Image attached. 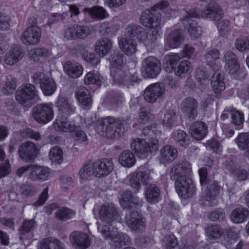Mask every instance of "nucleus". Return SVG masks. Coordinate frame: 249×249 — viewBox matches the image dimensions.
<instances>
[{
  "instance_id": "nucleus-39",
  "label": "nucleus",
  "mask_w": 249,
  "mask_h": 249,
  "mask_svg": "<svg viewBox=\"0 0 249 249\" xmlns=\"http://www.w3.org/2000/svg\"><path fill=\"white\" fill-rule=\"evenodd\" d=\"M119 163L125 167H131L136 162V159L134 155L130 151H124L122 152L119 157Z\"/></svg>"
},
{
  "instance_id": "nucleus-28",
  "label": "nucleus",
  "mask_w": 249,
  "mask_h": 249,
  "mask_svg": "<svg viewBox=\"0 0 249 249\" xmlns=\"http://www.w3.org/2000/svg\"><path fill=\"white\" fill-rule=\"evenodd\" d=\"M207 188L208 190L205 195L206 201L208 202L207 204L212 206H215L218 203L216 196L219 194L220 187L217 182H209Z\"/></svg>"
},
{
  "instance_id": "nucleus-45",
  "label": "nucleus",
  "mask_w": 249,
  "mask_h": 249,
  "mask_svg": "<svg viewBox=\"0 0 249 249\" xmlns=\"http://www.w3.org/2000/svg\"><path fill=\"white\" fill-rule=\"evenodd\" d=\"M235 142L241 150H249V135L246 133H240L235 139Z\"/></svg>"
},
{
  "instance_id": "nucleus-7",
  "label": "nucleus",
  "mask_w": 249,
  "mask_h": 249,
  "mask_svg": "<svg viewBox=\"0 0 249 249\" xmlns=\"http://www.w3.org/2000/svg\"><path fill=\"white\" fill-rule=\"evenodd\" d=\"M131 149L142 158H146L153 151L159 149V142L157 139H151L149 142L144 139L136 138L131 142Z\"/></svg>"
},
{
  "instance_id": "nucleus-35",
  "label": "nucleus",
  "mask_w": 249,
  "mask_h": 249,
  "mask_svg": "<svg viewBox=\"0 0 249 249\" xmlns=\"http://www.w3.org/2000/svg\"><path fill=\"white\" fill-rule=\"evenodd\" d=\"M39 249H64V246L59 240L48 237L39 242Z\"/></svg>"
},
{
  "instance_id": "nucleus-51",
  "label": "nucleus",
  "mask_w": 249,
  "mask_h": 249,
  "mask_svg": "<svg viewBox=\"0 0 249 249\" xmlns=\"http://www.w3.org/2000/svg\"><path fill=\"white\" fill-rule=\"evenodd\" d=\"M75 214V212L74 211L66 208H62L58 210L55 213L56 217L61 220L70 219Z\"/></svg>"
},
{
  "instance_id": "nucleus-1",
  "label": "nucleus",
  "mask_w": 249,
  "mask_h": 249,
  "mask_svg": "<svg viewBox=\"0 0 249 249\" xmlns=\"http://www.w3.org/2000/svg\"><path fill=\"white\" fill-rule=\"evenodd\" d=\"M166 1L157 4L151 9L145 10L142 14L141 22L149 29L145 33L143 28L136 25H130L126 28V32L142 42L147 50H151L156 45L160 33V14L159 10H164L167 7Z\"/></svg>"
},
{
  "instance_id": "nucleus-54",
  "label": "nucleus",
  "mask_w": 249,
  "mask_h": 249,
  "mask_svg": "<svg viewBox=\"0 0 249 249\" xmlns=\"http://www.w3.org/2000/svg\"><path fill=\"white\" fill-rule=\"evenodd\" d=\"M209 217L212 221H221L224 220L226 218L225 212L223 209H217L210 213Z\"/></svg>"
},
{
  "instance_id": "nucleus-17",
  "label": "nucleus",
  "mask_w": 249,
  "mask_h": 249,
  "mask_svg": "<svg viewBox=\"0 0 249 249\" xmlns=\"http://www.w3.org/2000/svg\"><path fill=\"white\" fill-rule=\"evenodd\" d=\"M125 33L129 37H122L118 39V45L121 50L126 55L131 56L137 51V43L133 38L135 36L128 34L125 29Z\"/></svg>"
},
{
  "instance_id": "nucleus-4",
  "label": "nucleus",
  "mask_w": 249,
  "mask_h": 249,
  "mask_svg": "<svg viewBox=\"0 0 249 249\" xmlns=\"http://www.w3.org/2000/svg\"><path fill=\"white\" fill-rule=\"evenodd\" d=\"M16 101L26 107H30L34 104L40 101L38 90L31 84L21 85L16 93Z\"/></svg>"
},
{
  "instance_id": "nucleus-59",
  "label": "nucleus",
  "mask_w": 249,
  "mask_h": 249,
  "mask_svg": "<svg viewBox=\"0 0 249 249\" xmlns=\"http://www.w3.org/2000/svg\"><path fill=\"white\" fill-rule=\"evenodd\" d=\"M211 84L215 92L220 93L225 89V84L223 79H213L211 81Z\"/></svg>"
},
{
  "instance_id": "nucleus-47",
  "label": "nucleus",
  "mask_w": 249,
  "mask_h": 249,
  "mask_svg": "<svg viewBox=\"0 0 249 249\" xmlns=\"http://www.w3.org/2000/svg\"><path fill=\"white\" fill-rule=\"evenodd\" d=\"M231 122L235 128L240 129L243 127L244 122V115L243 113L234 109L231 114Z\"/></svg>"
},
{
  "instance_id": "nucleus-44",
  "label": "nucleus",
  "mask_w": 249,
  "mask_h": 249,
  "mask_svg": "<svg viewBox=\"0 0 249 249\" xmlns=\"http://www.w3.org/2000/svg\"><path fill=\"white\" fill-rule=\"evenodd\" d=\"M140 176L141 175L139 174V171H136L131 173L127 177L129 184L132 187L135 193L138 192L140 188Z\"/></svg>"
},
{
  "instance_id": "nucleus-19",
  "label": "nucleus",
  "mask_w": 249,
  "mask_h": 249,
  "mask_svg": "<svg viewBox=\"0 0 249 249\" xmlns=\"http://www.w3.org/2000/svg\"><path fill=\"white\" fill-rule=\"evenodd\" d=\"M110 63V74L112 77H118L123 78L126 76L125 72L123 68L124 64L123 54L117 53L112 56Z\"/></svg>"
},
{
  "instance_id": "nucleus-32",
  "label": "nucleus",
  "mask_w": 249,
  "mask_h": 249,
  "mask_svg": "<svg viewBox=\"0 0 249 249\" xmlns=\"http://www.w3.org/2000/svg\"><path fill=\"white\" fill-rule=\"evenodd\" d=\"M183 38L182 32L176 30L171 32L167 37L166 45L172 49L178 48L180 45Z\"/></svg>"
},
{
  "instance_id": "nucleus-11",
  "label": "nucleus",
  "mask_w": 249,
  "mask_h": 249,
  "mask_svg": "<svg viewBox=\"0 0 249 249\" xmlns=\"http://www.w3.org/2000/svg\"><path fill=\"white\" fill-rule=\"evenodd\" d=\"M219 53L216 50L208 52L206 55V59L210 69L213 72L212 78H220L224 76V73L220 71L221 65L219 59Z\"/></svg>"
},
{
  "instance_id": "nucleus-24",
  "label": "nucleus",
  "mask_w": 249,
  "mask_h": 249,
  "mask_svg": "<svg viewBox=\"0 0 249 249\" xmlns=\"http://www.w3.org/2000/svg\"><path fill=\"white\" fill-rule=\"evenodd\" d=\"M23 56V51L21 47L18 45H14L5 54L4 62L7 65H13L19 61Z\"/></svg>"
},
{
  "instance_id": "nucleus-3",
  "label": "nucleus",
  "mask_w": 249,
  "mask_h": 249,
  "mask_svg": "<svg viewBox=\"0 0 249 249\" xmlns=\"http://www.w3.org/2000/svg\"><path fill=\"white\" fill-rule=\"evenodd\" d=\"M114 163L112 159L103 158L95 160L93 163L86 162L80 169L79 175L83 180L95 177L104 178L114 170Z\"/></svg>"
},
{
  "instance_id": "nucleus-37",
  "label": "nucleus",
  "mask_w": 249,
  "mask_h": 249,
  "mask_svg": "<svg viewBox=\"0 0 249 249\" xmlns=\"http://www.w3.org/2000/svg\"><path fill=\"white\" fill-rule=\"evenodd\" d=\"M40 87L45 96H51L56 89V84L53 79H42Z\"/></svg>"
},
{
  "instance_id": "nucleus-8",
  "label": "nucleus",
  "mask_w": 249,
  "mask_h": 249,
  "mask_svg": "<svg viewBox=\"0 0 249 249\" xmlns=\"http://www.w3.org/2000/svg\"><path fill=\"white\" fill-rule=\"evenodd\" d=\"M34 119L38 123L46 124L51 121L54 117V111L51 103H42L33 108Z\"/></svg>"
},
{
  "instance_id": "nucleus-61",
  "label": "nucleus",
  "mask_w": 249,
  "mask_h": 249,
  "mask_svg": "<svg viewBox=\"0 0 249 249\" xmlns=\"http://www.w3.org/2000/svg\"><path fill=\"white\" fill-rule=\"evenodd\" d=\"M140 176L141 183L143 184H147L151 182L152 179V174L153 173V169L148 170L145 171H139Z\"/></svg>"
},
{
  "instance_id": "nucleus-14",
  "label": "nucleus",
  "mask_w": 249,
  "mask_h": 249,
  "mask_svg": "<svg viewBox=\"0 0 249 249\" xmlns=\"http://www.w3.org/2000/svg\"><path fill=\"white\" fill-rule=\"evenodd\" d=\"M69 240L72 247L77 249H86L91 243L89 235L80 231L72 232L69 236Z\"/></svg>"
},
{
  "instance_id": "nucleus-10",
  "label": "nucleus",
  "mask_w": 249,
  "mask_h": 249,
  "mask_svg": "<svg viewBox=\"0 0 249 249\" xmlns=\"http://www.w3.org/2000/svg\"><path fill=\"white\" fill-rule=\"evenodd\" d=\"M142 68V73L145 78H155L160 72V63L155 57L149 56L143 60Z\"/></svg>"
},
{
  "instance_id": "nucleus-15",
  "label": "nucleus",
  "mask_w": 249,
  "mask_h": 249,
  "mask_svg": "<svg viewBox=\"0 0 249 249\" xmlns=\"http://www.w3.org/2000/svg\"><path fill=\"white\" fill-rule=\"evenodd\" d=\"M165 90L163 84L156 83L146 88L144 90L143 96L147 102L153 103L158 98L163 95Z\"/></svg>"
},
{
  "instance_id": "nucleus-25",
  "label": "nucleus",
  "mask_w": 249,
  "mask_h": 249,
  "mask_svg": "<svg viewBox=\"0 0 249 249\" xmlns=\"http://www.w3.org/2000/svg\"><path fill=\"white\" fill-rule=\"evenodd\" d=\"M112 46V40L108 37H104L96 42L95 51L100 56L104 57L110 52Z\"/></svg>"
},
{
  "instance_id": "nucleus-58",
  "label": "nucleus",
  "mask_w": 249,
  "mask_h": 249,
  "mask_svg": "<svg viewBox=\"0 0 249 249\" xmlns=\"http://www.w3.org/2000/svg\"><path fill=\"white\" fill-rule=\"evenodd\" d=\"M90 28L87 26L76 25L77 38H84L90 34Z\"/></svg>"
},
{
  "instance_id": "nucleus-27",
  "label": "nucleus",
  "mask_w": 249,
  "mask_h": 249,
  "mask_svg": "<svg viewBox=\"0 0 249 249\" xmlns=\"http://www.w3.org/2000/svg\"><path fill=\"white\" fill-rule=\"evenodd\" d=\"M50 176L49 169L45 166L31 164L29 177L32 179L47 180Z\"/></svg>"
},
{
  "instance_id": "nucleus-30",
  "label": "nucleus",
  "mask_w": 249,
  "mask_h": 249,
  "mask_svg": "<svg viewBox=\"0 0 249 249\" xmlns=\"http://www.w3.org/2000/svg\"><path fill=\"white\" fill-rule=\"evenodd\" d=\"M30 57L35 62L43 63L51 55V51L44 48H37L29 52Z\"/></svg>"
},
{
  "instance_id": "nucleus-48",
  "label": "nucleus",
  "mask_w": 249,
  "mask_h": 249,
  "mask_svg": "<svg viewBox=\"0 0 249 249\" xmlns=\"http://www.w3.org/2000/svg\"><path fill=\"white\" fill-rule=\"evenodd\" d=\"M174 139L179 146L185 147L189 144V140L187 135L183 130H178L175 133Z\"/></svg>"
},
{
  "instance_id": "nucleus-40",
  "label": "nucleus",
  "mask_w": 249,
  "mask_h": 249,
  "mask_svg": "<svg viewBox=\"0 0 249 249\" xmlns=\"http://www.w3.org/2000/svg\"><path fill=\"white\" fill-rule=\"evenodd\" d=\"M160 154L163 160L171 162L176 158L178 152L177 149L173 147L165 145L161 149Z\"/></svg>"
},
{
  "instance_id": "nucleus-42",
  "label": "nucleus",
  "mask_w": 249,
  "mask_h": 249,
  "mask_svg": "<svg viewBox=\"0 0 249 249\" xmlns=\"http://www.w3.org/2000/svg\"><path fill=\"white\" fill-rule=\"evenodd\" d=\"M50 160L55 164H60L63 161V152L58 146L52 147L49 153Z\"/></svg>"
},
{
  "instance_id": "nucleus-60",
  "label": "nucleus",
  "mask_w": 249,
  "mask_h": 249,
  "mask_svg": "<svg viewBox=\"0 0 249 249\" xmlns=\"http://www.w3.org/2000/svg\"><path fill=\"white\" fill-rule=\"evenodd\" d=\"M35 228V222L33 220H26L21 226L19 230L22 234H26Z\"/></svg>"
},
{
  "instance_id": "nucleus-13",
  "label": "nucleus",
  "mask_w": 249,
  "mask_h": 249,
  "mask_svg": "<svg viewBox=\"0 0 249 249\" xmlns=\"http://www.w3.org/2000/svg\"><path fill=\"white\" fill-rule=\"evenodd\" d=\"M125 216V223L131 230L139 232L144 227V220L138 211L128 210Z\"/></svg>"
},
{
  "instance_id": "nucleus-33",
  "label": "nucleus",
  "mask_w": 249,
  "mask_h": 249,
  "mask_svg": "<svg viewBox=\"0 0 249 249\" xmlns=\"http://www.w3.org/2000/svg\"><path fill=\"white\" fill-rule=\"evenodd\" d=\"M75 95L78 101L84 106H88L91 104L90 92L84 87H79L76 89Z\"/></svg>"
},
{
  "instance_id": "nucleus-5",
  "label": "nucleus",
  "mask_w": 249,
  "mask_h": 249,
  "mask_svg": "<svg viewBox=\"0 0 249 249\" xmlns=\"http://www.w3.org/2000/svg\"><path fill=\"white\" fill-rule=\"evenodd\" d=\"M124 121L107 117L99 121L97 130H101V135L109 139L118 138L123 132Z\"/></svg>"
},
{
  "instance_id": "nucleus-9",
  "label": "nucleus",
  "mask_w": 249,
  "mask_h": 249,
  "mask_svg": "<svg viewBox=\"0 0 249 249\" xmlns=\"http://www.w3.org/2000/svg\"><path fill=\"white\" fill-rule=\"evenodd\" d=\"M190 17L209 18L213 20H218L223 16V11L217 4L209 5L206 7L200 13L196 9H192L187 13Z\"/></svg>"
},
{
  "instance_id": "nucleus-46",
  "label": "nucleus",
  "mask_w": 249,
  "mask_h": 249,
  "mask_svg": "<svg viewBox=\"0 0 249 249\" xmlns=\"http://www.w3.org/2000/svg\"><path fill=\"white\" fill-rule=\"evenodd\" d=\"M222 17L219 20H217V28L219 34L222 36H227L231 30V24L230 22L227 19H222Z\"/></svg>"
},
{
  "instance_id": "nucleus-29",
  "label": "nucleus",
  "mask_w": 249,
  "mask_h": 249,
  "mask_svg": "<svg viewBox=\"0 0 249 249\" xmlns=\"http://www.w3.org/2000/svg\"><path fill=\"white\" fill-rule=\"evenodd\" d=\"M65 73L71 78H79L83 72V68L78 63L69 61L67 62L64 66Z\"/></svg>"
},
{
  "instance_id": "nucleus-57",
  "label": "nucleus",
  "mask_w": 249,
  "mask_h": 249,
  "mask_svg": "<svg viewBox=\"0 0 249 249\" xmlns=\"http://www.w3.org/2000/svg\"><path fill=\"white\" fill-rule=\"evenodd\" d=\"M73 136L77 142L84 145L88 144V141L87 135L83 130L75 129L73 132Z\"/></svg>"
},
{
  "instance_id": "nucleus-50",
  "label": "nucleus",
  "mask_w": 249,
  "mask_h": 249,
  "mask_svg": "<svg viewBox=\"0 0 249 249\" xmlns=\"http://www.w3.org/2000/svg\"><path fill=\"white\" fill-rule=\"evenodd\" d=\"M235 48L239 51L244 52L249 49V36L238 37L235 43Z\"/></svg>"
},
{
  "instance_id": "nucleus-31",
  "label": "nucleus",
  "mask_w": 249,
  "mask_h": 249,
  "mask_svg": "<svg viewBox=\"0 0 249 249\" xmlns=\"http://www.w3.org/2000/svg\"><path fill=\"white\" fill-rule=\"evenodd\" d=\"M55 130L58 131L67 132L74 130L75 128L74 123L69 121L65 118L57 119L53 124Z\"/></svg>"
},
{
  "instance_id": "nucleus-34",
  "label": "nucleus",
  "mask_w": 249,
  "mask_h": 249,
  "mask_svg": "<svg viewBox=\"0 0 249 249\" xmlns=\"http://www.w3.org/2000/svg\"><path fill=\"white\" fill-rule=\"evenodd\" d=\"M160 191L155 184H150L145 189L144 195L147 201L150 203L157 202L160 198Z\"/></svg>"
},
{
  "instance_id": "nucleus-6",
  "label": "nucleus",
  "mask_w": 249,
  "mask_h": 249,
  "mask_svg": "<svg viewBox=\"0 0 249 249\" xmlns=\"http://www.w3.org/2000/svg\"><path fill=\"white\" fill-rule=\"evenodd\" d=\"M104 238L110 239L111 245L115 248L120 249L126 245H129L130 243V239L129 236L122 232L117 231V228L112 225H103L101 228L98 226V229H100Z\"/></svg>"
},
{
  "instance_id": "nucleus-43",
  "label": "nucleus",
  "mask_w": 249,
  "mask_h": 249,
  "mask_svg": "<svg viewBox=\"0 0 249 249\" xmlns=\"http://www.w3.org/2000/svg\"><path fill=\"white\" fill-rule=\"evenodd\" d=\"M207 236L210 239H216L221 237L223 231L221 227L216 224L208 225L206 229Z\"/></svg>"
},
{
  "instance_id": "nucleus-56",
  "label": "nucleus",
  "mask_w": 249,
  "mask_h": 249,
  "mask_svg": "<svg viewBox=\"0 0 249 249\" xmlns=\"http://www.w3.org/2000/svg\"><path fill=\"white\" fill-rule=\"evenodd\" d=\"M163 245L167 248H174L178 245L176 237L173 234L166 235L162 240Z\"/></svg>"
},
{
  "instance_id": "nucleus-49",
  "label": "nucleus",
  "mask_w": 249,
  "mask_h": 249,
  "mask_svg": "<svg viewBox=\"0 0 249 249\" xmlns=\"http://www.w3.org/2000/svg\"><path fill=\"white\" fill-rule=\"evenodd\" d=\"M36 192L35 187L29 183L23 184L20 187V193L23 197H32L35 196Z\"/></svg>"
},
{
  "instance_id": "nucleus-2",
  "label": "nucleus",
  "mask_w": 249,
  "mask_h": 249,
  "mask_svg": "<svg viewBox=\"0 0 249 249\" xmlns=\"http://www.w3.org/2000/svg\"><path fill=\"white\" fill-rule=\"evenodd\" d=\"M192 171L191 165L185 161L174 165L169 173L171 179L175 181L177 193L184 199L192 197L196 193L195 186L190 177Z\"/></svg>"
},
{
  "instance_id": "nucleus-52",
  "label": "nucleus",
  "mask_w": 249,
  "mask_h": 249,
  "mask_svg": "<svg viewBox=\"0 0 249 249\" xmlns=\"http://www.w3.org/2000/svg\"><path fill=\"white\" fill-rule=\"evenodd\" d=\"M17 87V82L15 79H7L2 88V92L8 95L14 92Z\"/></svg>"
},
{
  "instance_id": "nucleus-20",
  "label": "nucleus",
  "mask_w": 249,
  "mask_h": 249,
  "mask_svg": "<svg viewBox=\"0 0 249 249\" xmlns=\"http://www.w3.org/2000/svg\"><path fill=\"white\" fill-rule=\"evenodd\" d=\"M41 30L37 26L29 27L24 31L21 36V41L26 44H36L41 37Z\"/></svg>"
},
{
  "instance_id": "nucleus-26",
  "label": "nucleus",
  "mask_w": 249,
  "mask_h": 249,
  "mask_svg": "<svg viewBox=\"0 0 249 249\" xmlns=\"http://www.w3.org/2000/svg\"><path fill=\"white\" fill-rule=\"evenodd\" d=\"M189 132L191 136L197 140L203 139L207 133V126L203 122L197 121L192 124Z\"/></svg>"
},
{
  "instance_id": "nucleus-62",
  "label": "nucleus",
  "mask_w": 249,
  "mask_h": 249,
  "mask_svg": "<svg viewBox=\"0 0 249 249\" xmlns=\"http://www.w3.org/2000/svg\"><path fill=\"white\" fill-rule=\"evenodd\" d=\"M192 71V66L190 62L183 60L180 62L178 67V73L181 74L188 73Z\"/></svg>"
},
{
  "instance_id": "nucleus-12",
  "label": "nucleus",
  "mask_w": 249,
  "mask_h": 249,
  "mask_svg": "<svg viewBox=\"0 0 249 249\" xmlns=\"http://www.w3.org/2000/svg\"><path fill=\"white\" fill-rule=\"evenodd\" d=\"M38 152L37 147L32 142L22 143L18 149L19 157L25 162H29L35 159Z\"/></svg>"
},
{
  "instance_id": "nucleus-64",
  "label": "nucleus",
  "mask_w": 249,
  "mask_h": 249,
  "mask_svg": "<svg viewBox=\"0 0 249 249\" xmlns=\"http://www.w3.org/2000/svg\"><path fill=\"white\" fill-rule=\"evenodd\" d=\"M84 83L92 90L99 88L102 84L100 79H84Z\"/></svg>"
},
{
  "instance_id": "nucleus-23",
  "label": "nucleus",
  "mask_w": 249,
  "mask_h": 249,
  "mask_svg": "<svg viewBox=\"0 0 249 249\" xmlns=\"http://www.w3.org/2000/svg\"><path fill=\"white\" fill-rule=\"evenodd\" d=\"M224 61L225 68L230 74H233L239 70L240 65L237 61V57L232 52L228 51L225 53Z\"/></svg>"
},
{
  "instance_id": "nucleus-16",
  "label": "nucleus",
  "mask_w": 249,
  "mask_h": 249,
  "mask_svg": "<svg viewBox=\"0 0 249 249\" xmlns=\"http://www.w3.org/2000/svg\"><path fill=\"white\" fill-rule=\"evenodd\" d=\"M99 217L106 223L105 225H111L110 223L118 217L117 209L112 204L105 203L102 205L99 211Z\"/></svg>"
},
{
  "instance_id": "nucleus-53",
  "label": "nucleus",
  "mask_w": 249,
  "mask_h": 249,
  "mask_svg": "<svg viewBox=\"0 0 249 249\" xmlns=\"http://www.w3.org/2000/svg\"><path fill=\"white\" fill-rule=\"evenodd\" d=\"M176 113L173 111H169L166 113L162 120V124L167 128H171L174 124Z\"/></svg>"
},
{
  "instance_id": "nucleus-21",
  "label": "nucleus",
  "mask_w": 249,
  "mask_h": 249,
  "mask_svg": "<svg viewBox=\"0 0 249 249\" xmlns=\"http://www.w3.org/2000/svg\"><path fill=\"white\" fill-rule=\"evenodd\" d=\"M183 12L184 16L181 17V20L185 28L192 38H198L201 33L200 27L197 25L196 21L191 19L192 17L187 14L188 11Z\"/></svg>"
},
{
  "instance_id": "nucleus-18",
  "label": "nucleus",
  "mask_w": 249,
  "mask_h": 249,
  "mask_svg": "<svg viewBox=\"0 0 249 249\" xmlns=\"http://www.w3.org/2000/svg\"><path fill=\"white\" fill-rule=\"evenodd\" d=\"M198 103L194 98H185L181 103V110L184 115L190 120H195L198 113L197 108Z\"/></svg>"
},
{
  "instance_id": "nucleus-55",
  "label": "nucleus",
  "mask_w": 249,
  "mask_h": 249,
  "mask_svg": "<svg viewBox=\"0 0 249 249\" xmlns=\"http://www.w3.org/2000/svg\"><path fill=\"white\" fill-rule=\"evenodd\" d=\"M21 135L23 138H30L36 141H38L41 139V135L38 132L34 131L31 128L23 130L21 132Z\"/></svg>"
},
{
  "instance_id": "nucleus-22",
  "label": "nucleus",
  "mask_w": 249,
  "mask_h": 249,
  "mask_svg": "<svg viewBox=\"0 0 249 249\" xmlns=\"http://www.w3.org/2000/svg\"><path fill=\"white\" fill-rule=\"evenodd\" d=\"M55 105L61 114L71 115L75 112V107L72 105L71 100L65 96L59 95Z\"/></svg>"
},
{
  "instance_id": "nucleus-36",
  "label": "nucleus",
  "mask_w": 249,
  "mask_h": 249,
  "mask_svg": "<svg viewBox=\"0 0 249 249\" xmlns=\"http://www.w3.org/2000/svg\"><path fill=\"white\" fill-rule=\"evenodd\" d=\"M84 11L88 13L93 18L103 19L109 17V14L106 10L101 6H97L92 8H85Z\"/></svg>"
},
{
  "instance_id": "nucleus-63",
  "label": "nucleus",
  "mask_w": 249,
  "mask_h": 249,
  "mask_svg": "<svg viewBox=\"0 0 249 249\" xmlns=\"http://www.w3.org/2000/svg\"><path fill=\"white\" fill-rule=\"evenodd\" d=\"M83 58L86 61L92 65H97L100 62L95 53L92 52H86L83 55Z\"/></svg>"
},
{
  "instance_id": "nucleus-38",
  "label": "nucleus",
  "mask_w": 249,
  "mask_h": 249,
  "mask_svg": "<svg viewBox=\"0 0 249 249\" xmlns=\"http://www.w3.org/2000/svg\"><path fill=\"white\" fill-rule=\"evenodd\" d=\"M249 214V211L247 208H236L232 211L231 218L235 223H241L246 220Z\"/></svg>"
},
{
  "instance_id": "nucleus-41",
  "label": "nucleus",
  "mask_w": 249,
  "mask_h": 249,
  "mask_svg": "<svg viewBox=\"0 0 249 249\" xmlns=\"http://www.w3.org/2000/svg\"><path fill=\"white\" fill-rule=\"evenodd\" d=\"M180 59V56L177 54H170L166 55L165 57L166 64L164 66L166 71L168 72L173 71Z\"/></svg>"
}]
</instances>
